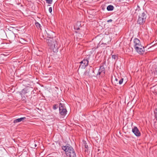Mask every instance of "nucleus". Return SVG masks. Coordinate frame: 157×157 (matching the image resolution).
Masks as SVG:
<instances>
[{
    "label": "nucleus",
    "mask_w": 157,
    "mask_h": 157,
    "mask_svg": "<svg viewBox=\"0 0 157 157\" xmlns=\"http://www.w3.org/2000/svg\"><path fill=\"white\" fill-rule=\"evenodd\" d=\"M133 44L136 51L139 54H142L144 52V48L142 46L140 40L136 38L134 40Z\"/></svg>",
    "instance_id": "obj_1"
},
{
    "label": "nucleus",
    "mask_w": 157,
    "mask_h": 157,
    "mask_svg": "<svg viewBox=\"0 0 157 157\" xmlns=\"http://www.w3.org/2000/svg\"><path fill=\"white\" fill-rule=\"evenodd\" d=\"M46 42L48 43L50 48L52 49L53 52H57L59 46L57 42L52 38L47 39Z\"/></svg>",
    "instance_id": "obj_2"
},
{
    "label": "nucleus",
    "mask_w": 157,
    "mask_h": 157,
    "mask_svg": "<svg viewBox=\"0 0 157 157\" xmlns=\"http://www.w3.org/2000/svg\"><path fill=\"white\" fill-rule=\"evenodd\" d=\"M63 150L65 152L67 156L70 157H76L75 153L73 148L70 146H65L62 147Z\"/></svg>",
    "instance_id": "obj_3"
},
{
    "label": "nucleus",
    "mask_w": 157,
    "mask_h": 157,
    "mask_svg": "<svg viewBox=\"0 0 157 157\" xmlns=\"http://www.w3.org/2000/svg\"><path fill=\"white\" fill-rule=\"evenodd\" d=\"M146 18V16L144 12H142L139 16L137 20V23L141 25L144 23Z\"/></svg>",
    "instance_id": "obj_4"
},
{
    "label": "nucleus",
    "mask_w": 157,
    "mask_h": 157,
    "mask_svg": "<svg viewBox=\"0 0 157 157\" xmlns=\"http://www.w3.org/2000/svg\"><path fill=\"white\" fill-rule=\"evenodd\" d=\"M59 112L61 115L65 116L66 114L67 111L65 108L64 104L60 103L59 105Z\"/></svg>",
    "instance_id": "obj_5"
},
{
    "label": "nucleus",
    "mask_w": 157,
    "mask_h": 157,
    "mask_svg": "<svg viewBox=\"0 0 157 157\" xmlns=\"http://www.w3.org/2000/svg\"><path fill=\"white\" fill-rule=\"evenodd\" d=\"M80 65L79 68H84L88 65V61L87 59H84L80 62Z\"/></svg>",
    "instance_id": "obj_6"
},
{
    "label": "nucleus",
    "mask_w": 157,
    "mask_h": 157,
    "mask_svg": "<svg viewBox=\"0 0 157 157\" xmlns=\"http://www.w3.org/2000/svg\"><path fill=\"white\" fill-rule=\"evenodd\" d=\"M32 88L30 87H27L23 89V90L21 91L20 94L21 96L23 95H25L26 94L29 93L31 90Z\"/></svg>",
    "instance_id": "obj_7"
},
{
    "label": "nucleus",
    "mask_w": 157,
    "mask_h": 157,
    "mask_svg": "<svg viewBox=\"0 0 157 157\" xmlns=\"http://www.w3.org/2000/svg\"><path fill=\"white\" fill-rule=\"evenodd\" d=\"M132 131L136 136H139L140 135V133L138 129L136 127H134V128L132 129Z\"/></svg>",
    "instance_id": "obj_8"
},
{
    "label": "nucleus",
    "mask_w": 157,
    "mask_h": 157,
    "mask_svg": "<svg viewBox=\"0 0 157 157\" xmlns=\"http://www.w3.org/2000/svg\"><path fill=\"white\" fill-rule=\"evenodd\" d=\"M105 73V68L102 67H101L98 71L97 75H103Z\"/></svg>",
    "instance_id": "obj_9"
},
{
    "label": "nucleus",
    "mask_w": 157,
    "mask_h": 157,
    "mask_svg": "<svg viewBox=\"0 0 157 157\" xmlns=\"http://www.w3.org/2000/svg\"><path fill=\"white\" fill-rule=\"evenodd\" d=\"M26 119L25 117H21L20 118H18L17 119L13 121L14 123H16L17 122H19L21 121L25 120Z\"/></svg>",
    "instance_id": "obj_10"
},
{
    "label": "nucleus",
    "mask_w": 157,
    "mask_h": 157,
    "mask_svg": "<svg viewBox=\"0 0 157 157\" xmlns=\"http://www.w3.org/2000/svg\"><path fill=\"white\" fill-rule=\"evenodd\" d=\"M114 7L113 6L111 5L108 6L107 8V9L108 11H112L113 10Z\"/></svg>",
    "instance_id": "obj_11"
},
{
    "label": "nucleus",
    "mask_w": 157,
    "mask_h": 157,
    "mask_svg": "<svg viewBox=\"0 0 157 157\" xmlns=\"http://www.w3.org/2000/svg\"><path fill=\"white\" fill-rule=\"evenodd\" d=\"M112 58L113 59H114V60H116L118 58V57L117 55H113L112 56Z\"/></svg>",
    "instance_id": "obj_12"
},
{
    "label": "nucleus",
    "mask_w": 157,
    "mask_h": 157,
    "mask_svg": "<svg viewBox=\"0 0 157 157\" xmlns=\"http://www.w3.org/2000/svg\"><path fill=\"white\" fill-rule=\"evenodd\" d=\"M36 26L38 28H40L41 27L40 25L38 22H36L35 23V24Z\"/></svg>",
    "instance_id": "obj_13"
},
{
    "label": "nucleus",
    "mask_w": 157,
    "mask_h": 157,
    "mask_svg": "<svg viewBox=\"0 0 157 157\" xmlns=\"http://www.w3.org/2000/svg\"><path fill=\"white\" fill-rule=\"evenodd\" d=\"M154 113L155 114V118L157 121V109H155L154 111Z\"/></svg>",
    "instance_id": "obj_14"
},
{
    "label": "nucleus",
    "mask_w": 157,
    "mask_h": 157,
    "mask_svg": "<svg viewBox=\"0 0 157 157\" xmlns=\"http://www.w3.org/2000/svg\"><path fill=\"white\" fill-rule=\"evenodd\" d=\"M123 79L122 78H121V79L119 81V83L120 84H121L123 82Z\"/></svg>",
    "instance_id": "obj_15"
},
{
    "label": "nucleus",
    "mask_w": 157,
    "mask_h": 157,
    "mask_svg": "<svg viewBox=\"0 0 157 157\" xmlns=\"http://www.w3.org/2000/svg\"><path fill=\"white\" fill-rule=\"evenodd\" d=\"M58 107V106L57 105H55L53 106V109H56Z\"/></svg>",
    "instance_id": "obj_16"
},
{
    "label": "nucleus",
    "mask_w": 157,
    "mask_h": 157,
    "mask_svg": "<svg viewBox=\"0 0 157 157\" xmlns=\"http://www.w3.org/2000/svg\"><path fill=\"white\" fill-rule=\"evenodd\" d=\"M85 143V142H84V147L86 148H87L88 147V145H87Z\"/></svg>",
    "instance_id": "obj_17"
},
{
    "label": "nucleus",
    "mask_w": 157,
    "mask_h": 157,
    "mask_svg": "<svg viewBox=\"0 0 157 157\" xmlns=\"http://www.w3.org/2000/svg\"><path fill=\"white\" fill-rule=\"evenodd\" d=\"M52 8L51 7H49V9H48L49 12L50 13H51L52 12Z\"/></svg>",
    "instance_id": "obj_18"
},
{
    "label": "nucleus",
    "mask_w": 157,
    "mask_h": 157,
    "mask_svg": "<svg viewBox=\"0 0 157 157\" xmlns=\"http://www.w3.org/2000/svg\"><path fill=\"white\" fill-rule=\"evenodd\" d=\"M112 21V20L111 19H110V20L107 21V22H111Z\"/></svg>",
    "instance_id": "obj_19"
},
{
    "label": "nucleus",
    "mask_w": 157,
    "mask_h": 157,
    "mask_svg": "<svg viewBox=\"0 0 157 157\" xmlns=\"http://www.w3.org/2000/svg\"><path fill=\"white\" fill-rule=\"evenodd\" d=\"M74 27H75V29H76L77 30H78V29H79V28H76L75 27V26Z\"/></svg>",
    "instance_id": "obj_20"
},
{
    "label": "nucleus",
    "mask_w": 157,
    "mask_h": 157,
    "mask_svg": "<svg viewBox=\"0 0 157 157\" xmlns=\"http://www.w3.org/2000/svg\"><path fill=\"white\" fill-rule=\"evenodd\" d=\"M115 80H116L117 82V81H118V79H117V78H115Z\"/></svg>",
    "instance_id": "obj_21"
},
{
    "label": "nucleus",
    "mask_w": 157,
    "mask_h": 157,
    "mask_svg": "<svg viewBox=\"0 0 157 157\" xmlns=\"http://www.w3.org/2000/svg\"><path fill=\"white\" fill-rule=\"evenodd\" d=\"M36 145L35 144V147H36Z\"/></svg>",
    "instance_id": "obj_22"
},
{
    "label": "nucleus",
    "mask_w": 157,
    "mask_h": 157,
    "mask_svg": "<svg viewBox=\"0 0 157 157\" xmlns=\"http://www.w3.org/2000/svg\"><path fill=\"white\" fill-rule=\"evenodd\" d=\"M78 25H80V23H78Z\"/></svg>",
    "instance_id": "obj_23"
}]
</instances>
